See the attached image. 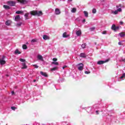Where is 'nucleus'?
I'll return each instance as SVG.
<instances>
[{
	"mask_svg": "<svg viewBox=\"0 0 125 125\" xmlns=\"http://www.w3.org/2000/svg\"><path fill=\"white\" fill-rule=\"evenodd\" d=\"M31 15H37V16H42V11H33L30 12Z\"/></svg>",
	"mask_w": 125,
	"mask_h": 125,
	"instance_id": "obj_1",
	"label": "nucleus"
},
{
	"mask_svg": "<svg viewBox=\"0 0 125 125\" xmlns=\"http://www.w3.org/2000/svg\"><path fill=\"white\" fill-rule=\"evenodd\" d=\"M77 67L79 71H83V64L82 63L78 64Z\"/></svg>",
	"mask_w": 125,
	"mask_h": 125,
	"instance_id": "obj_2",
	"label": "nucleus"
},
{
	"mask_svg": "<svg viewBox=\"0 0 125 125\" xmlns=\"http://www.w3.org/2000/svg\"><path fill=\"white\" fill-rule=\"evenodd\" d=\"M109 60H107L106 61H100L98 62L97 64L99 65H101V64H104V63H106V62H108Z\"/></svg>",
	"mask_w": 125,
	"mask_h": 125,
	"instance_id": "obj_3",
	"label": "nucleus"
},
{
	"mask_svg": "<svg viewBox=\"0 0 125 125\" xmlns=\"http://www.w3.org/2000/svg\"><path fill=\"white\" fill-rule=\"evenodd\" d=\"M37 59L40 61L43 62V57L41 55H37Z\"/></svg>",
	"mask_w": 125,
	"mask_h": 125,
	"instance_id": "obj_4",
	"label": "nucleus"
},
{
	"mask_svg": "<svg viewBox=\"0 0 125 125\" xmlns=\"http://www.w3.org/2000/svg\"><path fill=\"white\" fill-rule=\"evenodd\" d=\"M15 2L13 1H8V4L11 6H14V5H15Z\"/></svg>",
	"mask_w": 125,
	"mask_h": 125,
	"instance_id": "obj_5",
	"label": "nucleus"
},
{
	"mask_svg": "<svg viewBox=\"0 0 125 125\" xmlns=\"http://www.w3.org/2000/svg\"><path fill=\"white\" fill-rule=\"evenodd\" d=\"M61 13V12L60 11V10L58 8H56L55 10V14L56 15H59Z\"/></svg>",
	"mask_w": 125,
	"mask_h": 125,
	"instance_id": "obj_6",
	"label": "nucleus"
},
{
	"mask_svg": "<svg viewBox=\"0 0 125 125\" xmlns=\"http://www.w3.org/2000/svg\"><path fill=\"white\" fill-rule=\"evenodd\" d=\"M21 66H22L21 68L22 69H27V68H28V66H27V65H26V63L25 62L21 63Z\"/></svg>",
	"mask_w": 125,
	"mask_h": 125,
	"instance_id": "obj_7",
	"label": "nucleus"
},
{
	"mask_svg": "<svg viewBox=\"0 0 125 125\" xmlns=\"http://www.w3.org/2000/svg\"><path fill=\"white\" fill-rule=\"evenodd\" d=\"M5 63H6V62L4 60L2 59H0V64L1 65H4Z\"/></svg>",
	"mask_w": 125,
	"mask_h": 125,
	"instance_id": "obj_8",
	"label": "nucleus"
},
{
	"mask_svg": "<svg viewBox=\"0 0 125 125\" xmlns=\"http://www.w3.org/2000/svg\"><path fill=\"white\" fill-rule=\"evenodd\" d=\"M21 19L20 18V16L17 15L15 18V21H20Z\"/></svg>",
	"mask_w": 125,
	"mask_h": 125,
	"instance_id": "obj_9",
	"label": "nucleus"
},
{
	"mask_svg": "<svg viewBox=\"0 0 125 125\" xmlns=\"http://www.w3.org/2000/svg\"><path fill=\"white\" fill-rule=\"evenodd\" d=\"M76 35L78 37H80L82 35V30H79L76 31Z\"/></svg>",
	"mask_w": 125,
	"mask_h": 125,
	"instance_id": "obj_10",
	"label": "nucleus"
},
{
	"mask_svg": "<svg viewBox=\"0 0 125 125\" xmlns=\"http://www.w3.org/2000/svg\"><path fill=\"white\" fill-rule=\"evenodd\" d=\"M43 39L44 40V41H47L49 40L50 38H49V36L47 35H43Z\"/></svg>",
	"mask_w": 125,
	"mask_h": 125,
	"instance_id": "obj_11",
	"label": "nucleus"
},
{
	"mask_svg": "<svg viewBox=\"0 0 125 125\" xmlns=\"http://www.w3.org/2000/svg\"><path fill=\"white\" fill-rule=\"evenodd\" d=\"M19 2H20L21 3H27V0H19Z\"/></svg>",
	"mask_w": 125,
	"mask_h": 125,
	"instance_id": "obj_12",
	"label": "nucleus"
},
{
	"mask_svg": "<svg viewBox=\"0 0 125 125\" xmlns=\"http://www.w3.org/2000/svg\"><path fill=\"white\" fill-rule=\"evenodd\" d=\"M24 18L25 20H28L29 19V13H27L24 14Z\"/></svg>",
	"mask_w": 125,
	"mask_h": 125,
	"instance_id": "obj_13",
	"label": "nucleus"
},
{
	"mask_svg": "<svg viewBox=\"0 0 125 125\" xmlns=\"http://www.w3.org/2000/svg\"><path fill=\"white\" fill-rule=\"evenodd\" d=\"M10 24H11V21H10V20L7 21L5 22V24H6L7 26H9V25H10Z\"/></svg>",
	"mask_w": 125,
	"mask_h": 125,
	"instance_id": "obj_14",
	"label": "nucleus"
},
{
	"mask_svg": "<svg viewBox=\"0 0 125 125\" xmlns=\"http://www.w3.org/2000/svg\"><path fill=\"white\" fill-rule=\"evenodd\" d=\"M111 13L114 15H116L119 14V12H118L117 10H116L115 11H112Z\"/></svg>",
	"mask_w": 125,
	"mask_h": 125,
	"instance_id": "obj_15",
	"label": "nucleus"
},
{
	"mask_svg": "<svg viewBox=\"0 0 125 125\" xmlns=\"http://www.w3.org/2000/svg\"><path fill=\"white\" fill-rule=\"evenodd\" d=\"M119 35L121 38H124V37L125 36V33L124 32H121L119 34Z\"/></svg>",
	"mask_w": 125,
	"mask_h": 125,
	"instance_id": "obj_16",
	"label": "nucleus"
},
{
	"mask_svg": "<svg viewBox=\"0 0 125 125\" xmlns=\"http://www.w3.org/2000/svg\"><path fill=\"white\" fill-rule=\"evenodd\" d=\"M111 29L113 30L114 31H116L117 29V27H116V25L115 24H113L111 26Z\"/></svg>",
	"mask_w": 125,
	"mask_h": 125,
	"instance_id": "obj_17",
	"label": "nucleus"
},
{
	"mask_svg": "<svg viewBox=\"0 0 125 125\" xmlns=\"http://www.w3.org/2000/svg\"><path fill=\"white\" fill-rule=\"evenodd\" d=\"M83 13H84L85 17H87V18L88 17V12H87V11H84Z\"/></svg>",
	"mask_w": 125,
	"mask_h": 125,
	"instance_id": "obj_18",
	"label": "nucleus"
},
{
	"mask_svg": "<svg viewBox=\"0 0 125 125\" xmlns=\"http://www.w3.org/2000/svg\"><path fill=\"white\" fill-rule=\"evenodd\" d=\"M40 74H41V75H42V76H43V77H47V74H46V73H44L42 71H41Z\"/></svg>",
	"mask_w": 125,
	"mask_h": 125,
	"instance_id": "obj_19",
	"label": "nucleus"
},
{
	"mask_svg": "<svg viewBox=\"0 0 125 125\" xmlns=\"http://www.w3.org/2000/svg\"><path fill=\"white\" fill-rule=\"evenodd\" d=\"M80 57H83V58H85V57H86V56L85 55V54L82 53L80 54Z\"/></svg>",
	"mask_w": 125,
	"mask_h": 125,
	"instance_id": "obj_20",
	"label": "nucleus"
},
{
	"mask_svg": "<svg viewBox=\"0 0 125 125\" xmlns=\"http://www.w3.org/2000/svg\"><path fill=\"white\" fill-rule=\"evenodd\" d=\"M62 37H63V38H68V37H69V35H67V33L64 32L62 34Z\"/></svg>",
	"mask_w": 125,
	"mask_h": 125,
	"instance_id": "obj_21",
	"label": "nucleus"
},
{
	"mask_svg": "<svg viewBox=\"0 0 125 125\" xmlns=\"http://www.w3.org/2000/svg\"><path fill=\"white\" fill-rule=\"evenodd\" d=\"M15 54H21V52L17 49L15 51Z\"/></svg>",
	"mask_w": 125,
	"mask_h": 125,
	"instance_id": "obj_22",
	"label": "nucleus"
},
{
	"mask_svg": "<svg viewBox=\"0 0 125 125\" xmlns=\"http://www.w3.org/2000/svg\"><path fill=\"white\" fill-rule=\"evenodd\" d=\"M77 11V9L76 8H73L71 10V12L72 13H75Z\"/></svg>",
	"mask_w": 125,
	"mask_h": 125,
	"instance_id": "obj_23",
	"label": "nucleus"
},
{
	"mask_svg": "<svg viewBox=\"0 0 125 125\" xmlns=\"http://www.w3.org/2000/svg\"><path fill=\"white\" fill-rule=\"evenodd\" d=\"M58 67H54V68L51 69V71H56V70H58Z\"/></svg>",
	"mask_w": 125,
	"mask_h": 125,
	"instance_id": "obj_24",
	"label": "nucleus"
},
{
	"mask_svg": "<svg viewBox=\"0 0 125 125\" xmlns=\"http://www.w3.org/2000/svg\"><path fill=\"white\" fill-rule=\"evenodd\" d=\"M22 24H23V23L22 22H20L16 24V26H17V27H20V26H21V25H22Z\"/></svg>",
	"mask_w": 125,
	"mask_h": 125,
	"instance_id": "obj_25",
	"label": "nucleus"
},
{
	"mask_svg": "<svg viewBox=\"0 0 125 125\" xmlns=\"http://www.w3.org/2000/svg\"><path fill=\"white\" fill-rule=\"evenodd\" d=\"M16 14H21L22 13H23V11H18L17 12H16Z\"/></svg>",
	"mask_w": 125,
	"mask_h": 125,
	"instance_id": "obj_26",
	"label": "nucleus"
},
{
	"mask_svg": "<svg viewBox=\"0 0 125 125\" xmlns=\"http://www.w3.org/2000/svg\"><path fill=\"white\" fill-rule=\"evenodd\" d=\"M3 7L5 9H9V6L8 5H4Z\"/></svg>",
	"mask_w": 125,
	"mask_h": 125,
	"instance_id": "obj_27",
	"label": "nucleus"
},
{
	"mask_svg": "<svg viewBox=\"0 0 125 125\" xmlns=\"http://www.w3.org/2000/svg\"><path fill=\"white\" fill-rule=\"evenodd\" d=\"M52 64H53L54 65H59V63L57 62H52Z\"/></svg>",
	"mask_w": 125,
	"mask_h": 125,
	"instance_id": "obj_28",
	"label": "nucleus"
},
{
	"mask_svg": "<svg viewBox=\"0 0 125 125\" xmlns=\"http://www.w3.org/2000/svg\"><path fill=\"white\" fill-rule=\"evenodd\" d=\"M22 48H23V49H27V45L23 44L22 45Z\"/></svg>",
	"mask_w": 125,
	"mask_h": 125,
	"instance_id": "obj_29",
	"label": "nucleus"
},
{
	"mask_svg": "<svg viewBox=\"0 0 125 125\" xmlns=\"http://www.w3.org/2000/svg\"><path fill=\"white\" fill-rule=\"evenodd\" d=\"M90 31H94V30H95V27H90L89 28Z\"/></svg>",
	"mask_w": 125,
	"mask_h": 125,
	"instance_id": "obj_30",
	"label": "nucleus"
},
{
	"mask_svg": "<svg viewBox=\"0 0 125 125\" xmlns=\"http://www.w3.org/2000/svg\"><path fill=\"white\" fill-rule=\"evenodd\" d=\"M92 13H93L94 14H95V13H96V9L95 8L93 9Z\"/></svg>",
	"mask_w": 125,
	"mask_h": 125,
	"instance_id": "obj_31",
	"label": "nucleus"
},
{
	"mask_svg": "<svg viewBox=\"0 0 125 125\" xmlns=\"http://www.w3.org/2000/svg\"><path fill=\"white\" fill-rule=\"evenodd\" d=\"M117 10L118 12H122V8H118Z\"/></svg>",
	"mask_w": 125,
	"mask_h": 125,
	"instance_id": "obj_32",
	"label": "nucleus"
},
{
	"mask_svg": "<svg viewBox=\"0 0 125 125\" xmlns=\"http://www.w3.org/2000/svg\"><path fill=\"white\" fill-rule=\"evenodd\" d=\"M124 78H125V73H124L123 75L120 78V79H124Z\"/></svg>",
	"mask_w": 125,
	"mask_h": 125,
	"instance_id": "obj_33",
	"label": "nucleus"
},
{
	"mask_svg": "<svg viewBox=\"0 0 125 125\" xmlns=\"http://www.w3.org/2000/svg\"><path fill=\"white\" fill-rule=\"evenodd\" d=\"M20 61H21V62H25V61H26V60H25V59H20Z\"/></svg>",
	"mask_w": 125,
	"mask_h": 125,
	"instance_id": "obj_34",
	"label": "nucleus"
},
{
	"mask_svg": "<svg viewBox=\"0 0 125 125\" xmlns=\"http://www.w3.org/2000/svg\"><path fill=\"white\" fill-rule=\"evenodd\" d=\"M85 46H86L85 44H83L82 45V48H85Z\"/></svg>",
	"mask_w": 125,
	"mask_h": 125,
	"instance_id": "obj_35",
	"label": "nucleus"
},
{
	"mask_svg": "<svg viewBox=\"0 0 125 125\" xmlns=\"http://www.w3.org/2000/svg\"><path fill=\"white\" fill-rule=\"evenodd\" d=\"M32 66H33V67H35V68H39V66L37 65V64H33L32 65Z\"/></svg>",
	"mask_w": 125,
	"mask_h": 125,
	"instance_id": "obj_36",
	"label": "nucleus"
},
{
	"mask_svg": "<svg viewBox=\"0 0 125 125\" xmlns=\"http://www.w3.org/2000/svg\"><path fill=\"white\" fill-rule=\"evenodd\" d=\"M37 42L36 39H33L31 40V42Z\"/></svg>",
	"mask_w": 125,
	"mask_h": 125,
	"instance_id": "obj_37",
	"label": "nucleus"
},
{
	"mask_svg": "<svg viewBox=\"0 0 125 125\" xmlns=\"http://www.w3.org/2000/svg\"><path fill=\"white\" fill-rule=\"evenodd\" d=\"M84 73L87 74H90V71H85Z\"/></svg>",
	"mask_w": 125,
	"mask_h": 125,
	"instance_id": "obj_38",
	"label": "nucleus"
},
{
	"mask_svg": "<svg viewBox=\"0 0 125 125\" xmlns=\"http://www.w3.org/2000/svg\"><path fill=\"white\" fill-rule=\"evenodd\" d=\"M53 61H54V62H56V61H57V59L53 58Z\"/></svg>",
	"mask_w": 125,
	"mask_h": 125,
	"instance_id": "obj_39",
	"label": "nucleus"
},
{
	"mask_svg": "<svg viewBox=\"0 0 125 125\" xmlns=\"http://www.w3.org/2000/svg\"><path fill=\"white\" fill-rule=\"evenodd\" d=\"M11 108L12 109V110H15V109H16V108H15V107L14 106H12Z\"/></svg>",
	"mask_w": 125,
	"mask_h": 125,
	"instance_id": "obj_40",
	"label": "nucleus"
},
{
	"mask_svg": "<svg viewBox=\"0 0 125 125\" xmlns=\"http://www.w3.org/2000/svg\"><path fill=\"white\" fill-rule=\"evenodd\" d=\"M118 44H119V45H122V42H118Z\"/></svg>",
	"mask_w": 125,
	"mask_h": 125,
	"instance_id": "obj_41",
	"label": "nucleus"
},
{
	"mask_svg": "<svg viewBox=\"0 0 125 125\" xmlns=\"http://www.w3.org/2000/svg\"><path fill=\"white\" fill-rule=\"evenodd\" d=\"M65 68H67V66L66 65H64L63 67H62V69H65Z\"/></svg>",
	"mask_w": 125,
	"mask_h": 125,
	"instance_id": "obj_42",
	"label": "nucleus"
},
{
	"mask_svg": "<svg viewBox=\"0 0 125 125\" xmlns=\"http://www.w3.org/2000/svg\"><path fill=\"white\" fill-rule=\"evenodd\" d=\"M120 23L122 25V24H124V22L123 21H120Z\"/></svg>",
	"mask_w": 125,
	"mask_h": 125,
	"instance_id": "obj_43",
	"label": "nucleus"
},
{
	"mask_svg": "<svg viewBox=\"0 0 125 125\" xmlns=\"http://www.w3.org/2000/svg\"><path fill=\"white\" fill-rule=\"evenodd\" d=\"M83 23H84L85 22V19H83Z\"/></svg>",
	"mask_w": 125,
	"mask_h": 125,
	"instance_id": "obj_44",
	"label": "nucleus"
},
{
	"mask_svg": "<svg viewBox=\"0 0 125 125\" xmlns=\"http://www.w3.org/2000/svg\"><path fill=\"white\" fill-rule=\"evenodd\" d=\"M102 34H103L104 35V34H106V32L104 31V32H103L102 33Z\"/></svg>",
	"mask_w": 125,
	"mask_h": 125,
	"instance_id": "obj_45",
	"label": "nucleus"
},
{
	"mask_svg": "<svg viewBox=\"0 0 125 125\" xmlns=\"http://www.w3.org/2000/svg\"><path fill=\"white\" fill-rule=\"evenodd\" d=\"M11 93H12V94H14V92L13 91H12L11 92Z\"/></svg>",
	"mask_w": 125,
	"mask_h": 125,
	"instance_id": "obj_46",
	"label": "nucleus"
},
{
	"mask_svg": "<svg viewBox=\"0 0 125 125\" xmlns=\"http://www.w3.org/2000/svg\"><path fill=\"white\" fill-rule=\"evenodd\" d=\"M96 113H97V115H98V114H99V113H98V111H96Z\"/></svg>",
	"mask_w": 125,
	"mask_h": 125,
	"instance_id": "obj_47",
	"label": "nucleus"
},
{
	"mask_svg": "<svg viewBox=\"0 0 125 125\" xmlns=\"http://www.w3.org/2000/svg\"><path fill=\"white\" fill-rule=\"evenodd\" d=\"M33 82L35 83V82H37V80H33Z\"/></svg>",
	"mask_w": 125,
	"mask_h": 125,
	"instance_id": "obj_48",
	"label": "nucleus"
},
{
	"mask_svg": "<svg viewBox=\"0 0 125 125\" xmlns=\"http://www.w3.org/2000/svg\"><path fill=\"white\" fill-rule=\"evenodd\" d=\"M73 0H68V1H72Z\"/></svg>",
	"mask_w": 125,
	"mask_h": 125,
	"instance_id": "obj_49",
	"label": "nucleus"
},
{
	"mask_svg": "<svg viewBox=\"0 0 125 125\" xmlns=\"http://www.w3.org/2000/svg\"><path fill=\"white\" fill-rule=\"evenodd\" d=\"M116 8H119V6H116Z\"/></svg>",
	"mask_w": 125,
	"mask_h": 125,
	"instance_id": "obj_50",
	"label": "nucleus"
},
{
	"mask_svg": "<svg viewBox=\"0 0 125 125\" xmlns=\"http://www.w3.org/2000/svg\"><path fill=\"white\" fill-rule=\"evenodd\" d=\"M123 61H124V62H125V59L123 60Z\"/></svg>",
	"mask_w": 125,
	"mask_h": 125,
	"instance_id": "obj_51",
	"label": "nucleus"
}]
</instances>
